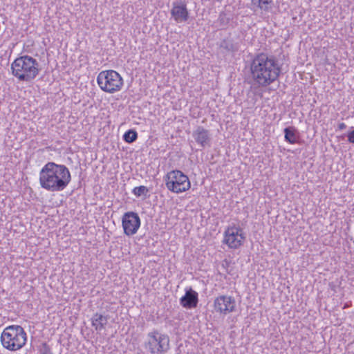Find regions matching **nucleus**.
<instances>
[{
    "label": "nucleus",
    "mask_w": 354,
    "mask_h": 354,
    "mask_svg": "<svg viewBox=\"0 0 354 354\" xmlns=\"http://www.w3.org/2000/svg\"><path fill=\"white\" fill-rule=\"evenodd\" d=\"M281 72L277 58L266 53L257 55L250 64L251 77L259 86H267L275 82Z\"/></svg>",
    "instance_id": "f257e3e1"
},
{
    "label": "nucleus",
    "mask_w": 354,
    "mask_h": 354,
    "mask_svg": "<svg viewBox=\"0 0 354 354\" xmlns=\"http://www.w3.org/2000/svg\"><path fill=\"white\" fill-rule=\"evenodd\" d=\"M71 180L68 169L53 162L46 163L39 172L41 187L51 192L64 190Z\"/></svg>",
    "instance_id": "f03ea898"
},
{
    "label": "nucleus",
    "mask_w": 354,
    "mask_h": 354,
    "mask_svg": "<svg viewBox=\"0 0 354 354\" xmlns=\"http://www.w3.org/2000/svg\"><path fill=\"white\" fill-rule=\"evenodd\" d=\"M37 61L28 55L16 58L11 64L12 75L20 81L30 82L39 73Z\"/></svg>",
    "instance_id": "7ed1b4c3"
},
{
    "label": "nucleus",
    "mask_w": 354,
    "mask_h": 354,
    "mask_svg": "<svg viewBox=\"0 0 354 354\" xmlns=\"http://www.w3.org/2000/svg\"><path fill=\"white\" fill-rule=\"evenodd\" d=\"M26 333L23 327L19 325L7 326L1 335L2 346L11 351L21 349L26 344Z\"/></svg>",
    "instance_id": "20e7f679"
},
{
    "label": "nucleus",
    "mask_w": 354,
    "mask_h": 354,
    "mask_svg": "<svg viewBox=\"0 0 354 354\" xmlns=\"http://www.w3.org/2000/svg\"><path fill=\"white\" fill-rule=\"evenodd\" d=\"M97 82L103 91L109 93L120 91L123 86L122 77L113 70L101 71L97 77Z\"/></svg>",
    "instance_id": "39448f33"
},
{
    "label": "nucleus",
    "mask_w": 354,
    "mask_h": 354,
    "mask_svg": "<svg viewBox=\"0 0 354 354\" xmlns=\"http://www.w3.org/2000/svg\"><path fill=\"white\" fill-rule=\"evenodd\" d=\"M164 180L167 188L176 194L184 192L191 187L187 176L177 169L167 173L165 176Z\"/></svg>",
    "instance_id": "423d86ee"
},
{
    "label": "nucleus",
    "mask_w": 354,
    "mask_h": 354,
    "mask_svg": "<svg viewBox=\"0 0 354 354\" xmlns=\"http://www.w3.org/2000/svg\"><path fill=\"white\" fill-rule=\"evenodd\" d=\"M145 348L151 354H165L169 349V336L158 330L148 333Z\"/></svg>",
    "instance_id": "0eeeda50"
},
{
    "label": "nucleus",
    "mask_w": 354,
    "mask_h": 354,
    "mask_svg": "<svg viewBox=\"0 0 354 354\" xmlns=\"http://www.w3.org/2000/svg\"><path fill=\"white\" fill-rule=\"evenodd\" d=\"M122 227L127 236L135 234L140 226V218L134 212H127L122 218Z\"/></svg>",
    "instance_id": "6e6552de"
},
{
    "label": "nucleus",
    "mask_w": 354,
    "mask_h": 354,
    "mask_svg": "<svg viewBox=\"0 0 354 354\" xmlns=\"http://www.w3.org/2000/svg\"><path fill=\"white\" fill-rule=\"evenodd\" d=\"M245 240L242 230L236 226L229 227L225 232L223 242L230 248H238Z\"/></svg>",
    "instance_id": "1a4fd4ad"
},
{
    "label": "nucleus",
    "mask_w": 354,
    "mask_h": 354,
    "mask_svg": "<svg viewBox=\"0 0 354 354\" xmlns=\"http://www.w3.org/2000/svg\"><path fill=\"white\" fill-rule=\"evenodd\" d=\"M214 307L216 312L227 315L235 311L236 301L231 296L221 295L214 299Z\"/></svg>",
    "instance_id": "9d476101"
},
{
    "label": "nucleus",
    "mask_w": 354,
    "mask_h": 354,
    "mask_svg": "<svg viewBox=\"0 0 354 354\" xmlns=\"http://www.w3.org/2000/svg\"><path fill=\"white\" fill-rule=\"evenodd\" d=\"M171 15L177 23L186 21L189 18V12L186 4L174 3L171 10Z\"/></svg>",
    "instance_id": "9b49d317"
},
{
    "label": "nucleus",
    "mask_w": 354,
    "mask_h": 354,
    "mask_svg": "<svg viewBox=\"0 0 354 354\" xmlns=\"http://www.w3.org/2000/svg\"><path fill=\"white\" fill-rule=\"evenodd\" d=\"M198 302V295L191 288L186 290L185 295H183L180 299V305L187 309L196 308Z\"/></svg>",
    "instance_id": "f8f14e48"
},
{
    "label": "nucleus",
    "mask_w": 354,
    "mask_h": 354,
    "mask_svg": "<svg viewBox=\"0 0 354 354\" xmlns=\"http://www.w3.org/2000/svg\"><path fill=\"white\" fill-rule=\"evenodd\" d=\"M192 136L196 142L202 147L210 145L211 138L209 131L204 129L203 127H198L193 132Z\"/></svg>",
    "instance_id": "ddd939ff"
},
{
    "label": "nucleus",
    "mask_w": 354,
    "mask_h": 354,
    "mask_svg": "<svg viewBox=\"0 0 354 354\" xmlns=\"http://www.w3.org/2000/svg\"><path fill=\"white\" fill-rule=\"evenodd\" d=\"M220 52L223 54L233 53L239 50V46L231 38H225L219 43Z\"/></svg>",
    "instance_id": "4468645a"
},
{
    "label": "nucleus",
    "mask_w": 354,
    "mask_h": 354,
    "mask_svg": "<svg viewBox=\"0 0 354 354\" xmlns=\"http://www.w3.org/2000/svg\"><path fill=\"white\" fill-rule=\"evenodd\" d=\"M91 321L92 326L100 333L105 329V326L108 324V317L96 313L92 316Z\"/></svg>",
    "instance_id": "2eb2a0df"
},
{
    "label": "nucleus",
    "mask_w": 354,
    "mask_h": 354,
    "mask_svg": "<svg viewBox=\"0 0 354 354\" xmlns=\"http://www.w3.org/2000/svg\"><path fill=\"white\" fill-rule=\"evenodd\" d=\"M285 140L290 144H296L299 140L297 131L293 127H288L284 129Z\"/></svg>",
    "instance_id": "dca6fc26"
},
{
    "label": "nucleus",
    "mask_w": 354,
    "mask_h": 354,
    "mask_svg": "<svg viewBox=\"0 0 354 354\" xmlns=\"http://www.w3.org/2000/svg\"><path fill=\"white\" fill-rule=\"evenodd\" d=\"M272 1V0H251L252 6H257L264 11L268 10Z\"/></svg>",
    "instance_id": "f3484780"
},
{
    "label": "nucleus",
    "mask_w": 354,
    "mask_h": 354,
    "mask_svg": "<svg viewBox=\"0 0 354 354\" xmlns=\"http://www.w3.org/2000/svg\"><path fill=\"white\" fill-rule=\"evenodd\" d=\"M138 138V133L135 130L129 129L123 136L124 140L127 143H132Z\"/></svg>",
    "instance_id": "a211bd4d"
},
{
    "label": "nucleus",
    "mask_w": 354,
    "mask_h": 354,
    "mask_svg": "<svg viewBox=\"0 0 354 354\" xmlns=\"http://www.w3.org/2000/svg\"><path fill=\"white\" fill-rule=\"evenodd\" d=\"M148 189L147 187L141 185L139 187H136L132 192L134 195H136L137 197H139L142 195H145L148 192Z\"/></svg>",
    "instance_id": "6ab92c4d"
},
{
    "label": "nucleus",
    "mask_w": 354,
    "mask_h": 354,
    "mask_svg": "<svg viewBox=\"0 0 354 354\" xmlns=\"http://www.w3.org/2000/svg\"><path fill=\"white\" fill-rule=\"evenodd\" d=\"M218 22L219 23L220 26L225 27L229 24L230 19L227 17L225 12H222L219 14Z\"/></svg>",
    "instance_id": "aec40b11"
},
{
    "label": "nucleus",
    "mask_w": 354,
    "mask_h": 354,
    "mask_svg": "<svg viewBox=\"0 0 354 354\" xmlns=\"http://www.w3.org/2000/svg\"><path fill=\"white\" fill-rule=\"evenodd\" d=\"M347 137L348 141L354 144V129L348 133Z\"/></svg>",
    "instance_id": "412c9836"
},
{
    "label": "nucleus",
    "mask_w": 354,
    "mask_h": 354,
    "mask_svg": "<svg viewBox=\"0 0 354 354\" xmlns=\"http://www.w3.org/2000/svg\"><path fill=\"white\" fill-rule=\"evenodd\" d=\"M44 346L45 347V352L42 353L41 354H53L50 348L47 346L46 343H44Z\"/></svg>",
    "instance_id": "4be33fe9"
},
{
    "label": "nucleus",
    "mask_w": 354,
    "mask_h": 354,
    "mask_svg": "<svg viewBox=\"0 0 354 354\" xmlns=\"http://www.w3.org/2000/svg\"><path fill=\"white\" fill-rule=\"evenodd\" d=\"M338 128L339 130H343L346 128V125L344 123H339L338 124Z\"/></svg>",
    "instance_id": "5701e85b"
}]
</instances>
